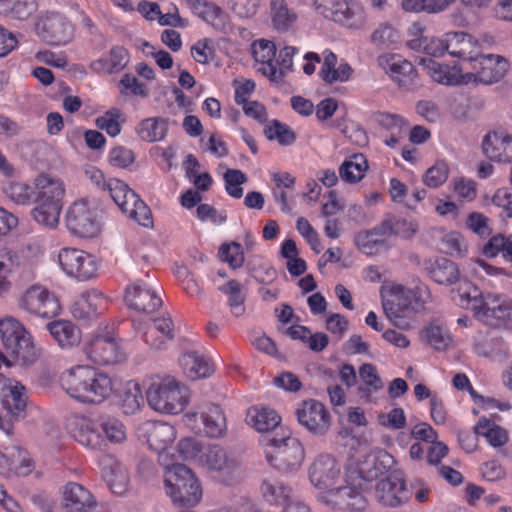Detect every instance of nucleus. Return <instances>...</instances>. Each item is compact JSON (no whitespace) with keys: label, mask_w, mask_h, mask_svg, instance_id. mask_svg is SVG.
Returning a JSON list of instances; mask_svg holds the SVG:
<instances>
[{"label":"nucleus","mask_w":512,"mask_h":512,"mask_svg":"<svg viewBox=\"0 0 512 512\" xmlns=\"http://www.w3.org/2000/svg\"><path fill=\"white\" fill-rule=\"evenodd\" d=\"M3 407L7 410L14 420H18L25 415L27 405L26 388L17 380L9 379L6 391L0 397Z\"/></svg>","instance_id":"38"},{"label":"nucleus","mask_w":512,"mask_h":512,"mask_svg":"<svg viewBox=\"0 0 512 512\" xmlns=\"http://www.w3.org/2000/svg\"><path fill=\"white\" fill-rule=\"evenodd\" d=\"M19 254L7 246L0 245V297H5L11 290V282L6 278L21 266Z\"/></svg>","instance_id":"44"},{"label":"nucleus","mask_w":512,"mask_h":512,"mask_svg":"<svg viewBox=\"0 0 512 512\" xmlns=\"http://www.w3.org/2000/svg\"><path fill=\"white\" fill-rule=\"evenodd\" d=\"M419 65L423 67L431 79L439 84L448 86L465 85L464 74L458 66L441 64L432 58L421 57Z\"/></svg>","instance_id":"31"},{"label":"nucleus","mask_w":512,"mask_h":512,"mask_svg":"<svg viewBox=\"0 0 512 512\" xmlns=\"http://www.w3.org/2000/svg\"><path fill=\"white\" fill-rule=\"evenodd\" d=\"M218 254L220 259L227 263L232 269L242 267L245 261L244 248L240 243L235 241L222 244Z\"/></svg>","instance_id":"62"},{"label":"nucleus","mask_w":512,"mask_h":512,"mask_svg":"<svg viewBox=\"0 0 512 512\" xmlns=\"http://www.w3.org/2000/svg\"><path fill=\"white\" fill-rule=\"evenodd\" d=\"M380 231L387 236L398 235L403 238H409L416 232V225L406 219L389 217L380 224Z\"/></svg>","instance_id":"60"},{"label":"nucleus","mask_w":512,"mask_h":512,"mask_svg":"<svg viewBox=\"0 0 512 512\" xmlns=\"http://www.w3.org/2000/svg\"><path fill=\"white\" fill-rule=\"evenodd\" d=\"M143 403L144 398L140 384L136 381H129L121 396V409L125 414L133 415L140 410Z\"/></svg>","instance_id":"55"},{"label":"nucleus","mask_w":512,"mask_h":512,"mask_svg":"<svg viewBox=\"0 0 512 512\" xmlns=\"http://www.w3.org/2000/svg\"><path fill=\"white\" fill-rule=\"evenodd\" d=\"M477 320L491 327L512 328V300L487 293L485 306L478 312Z\"/></svg>","instance_id":"22"},{"label":"nucleus","mask_w":512,"mask_h":512,"mask_svg":"<svg viewBox=\"0 0 512 512\" xmlns=\"http://www.w3.org/2000/svg\"><path fill=\"white\" fill-rule=\"evenodd\" d=\"M17 304L21 310L41 318H53L61 312L58 297L40 284L25 289L18 297Z\"/></svg>","instance_id":"10"},{"label":"nucleus","mask_w":512,"mask_h":512,"mask_svg":"<svg viewBox=\"0 0 512 512\" xmlns=\"http://www.w3.org/2000/svg\"><path fill=\"white\" fill-rule=\"evenodd\" d=\"M121 116L120 109L111 108L95 119V125L98 129L104 130L109 136L116 137L121 132Z\"/></svg>","instance_id":"64"},{"label":"nucleus","mask_w":512,"mask_h":512,"mask_svg":"<svg viewBox=\"0 0 512 512\" xmlns=\"http://www.w3.org/2000/svg\"><path fill=\"white\" fill-rule=\"evenodd\" d=\"M471 70L464 74L465 85H491L499 82L509 69V62L503 56L480 54L470 62Z\"/></svg>","instance_id":"9"},{"label":"nucleus","mask_w":512,"mask_h":512,"mask_svg":"<svg viewBox=\"0 0 512 512\" xmlns=\"http://www.w3.org/2000/svg\"><path fill=\"white\" fill-rule=\"evenodd\" d=\"M129 62L128 50L121 45H115L110 48L108 53L92 60L89 63V69L99 75L117 74L124 70Z\"/></svg>","instance_id":"29"},{"label":"nucleus","mask_w":512,"mask_h":512,"mask_svg":"<svg viewBox=\"0 0 512 512\" xmlns=\"http://www.w3.org/2000/svg\"><path fill=\"white\" fill-rule=\"evenodd\" d=\"M341 467L338 461L331 454H319L311 463L308 475L311 484L319 490H323L325 495L334 487L340 478Z\"/></svg>","instance_id":"20"},{"label":"nucleus","mask_w":512,"mask_h":512,"mask_svg":"<svg viewBox=\"0 0 512 512\" xmlns=\"http://www.w3.org/2000/svg\"><path fill=\"white\" fill-rule=\"evenodd\" d=\"M425 270L433 281L441 285H452L460 278L457 265L445 257L427 261Z\"/></svg>","instance_id":"40"},{"label":"nucleus","mask_w":512,"mask_h":512,"mask_svg":"<svg viewBox=\"0 0 512 512\" xmlns=\"http://www.w3.org/2000/svg\"><path fill=\"white\" fill-rule=\"evenodd\" d=\"M392 457L384 450L371 451L364 455L355 467L348 468L345 485L351 490L364 492L373 486V482L385 473L390 466Z\"/></svg>","instance_id":"6"},{"label":"nucleus","mask_w":512,"mask_h":512,"mask_svg":"<svg viewBox=\"0 0 512 512\" xmlns=\"http://www.w3.org/2000/svg\"><path fill=\"white\" fill-rule=\"evenodd\" d=\"M145 435L149 447L161 453L176 439V429L166 422H152L145 425Z\"/></svg>","instance_id":"37"},{"label":"nucleus","mask_w":512,"mask_h":512,"mask_svg":"<svg viewBox=\"0 0 512 512\" xmlns=\"http://www.w3.org/2000/svg\"><path fill=\"white\" fill-rule=\"evenodd\" d=\"M459 301L461 307L473 311L476 319L478 312H481L486 303V294L484 295L477 286L470 281L461 282L458 288Z\"/></svg>","instance_id":"48"},{"label":"nucleus","mask_w":512,"mask_h":512,"mask_svg":"<svg viewBox=\"0 0 512 512\" xmlns=\"http://www.w3.org/2000/svg\"><path fill=\"white\" fill-rule=\"evenodd\" d=\"M35 202L62 204L65 186L61 179L42 173L34 179Z\"/></svg>","instance_id":"34"},{"label":"nucleus","mask_w":512,"mask_h":512,"mask_svg":"<svg viewBox=\"0 0 512 512\" xmlns=\"http://www.w3.org/2000/svg\"><path fill=\"white\" fill-rule=\"evenodd\" d=\"M138 137L153 143L163 140L168 133V120L162 117H150L142 120L135 128Z\"/></svg>","instance_id":"46"},{"label":"nucleus","mask_w":512,"mask_h":512,"mask_svg":"<svg viewBox=\"0 0 512 512\" xmlns=\"http://www.w3.org/2000/svg\"><path fill=\"white\" fill-rule=\"evenodd\" d=\"M58 262L67 276L78 281H87L97 275L96 259L84 250L72 247L62 248L58 253Z\"/></svg>","instance_id":"13"},{"label":"nucleus","mask_w":512,"mask_h":512,"mask_svg":"<svg viewBox=\"0 0 512 512\" xmlns=\"http://www.w3.org/2000/svg\"><path fill=\"white\" fill-rule=\"evenodd\" d=\"M0 339L5 348L23 362L30 363L36 358L32 337L16 318L0 319Z\"/></svg>","instance_id":"7"},{"label":"nucleus","mask_w":512,"mask_h":512,"mask_svg":"<svg viewBox=\"0 0 512 512\" xmlns=\"http://www.w3.org/2000/svg\"><path fill=\"white\" fill-rule=\"evenodd\" d=\"M100 425L104 448L107 446V443L121 444L126 440V426L118 418L113 416H101Z\"/></svg>","instance_id":"51"},{"label":"nucleus","mask_w":512,"mask_h":512,"mask_svg":"<svg viewBox=\"0 0 512 512\" xmlns=\"http://www.w3.org/2000/svg\"><path fill=\"white\" fill-rule=\"evenodd\" d=\"M108 307L105 295L96 289L83 293L72 307V314L77 319H91L103 313Z\"/></svg>","instance_id":"33"},{"label":"nucleus","mask_w":512,"mask_h":512,"mask_svg":"<svg viewBox=\"0 0 512 512\" xmlns=\"http://www.w3.org/2000/svg\"><path fill=\"white\" fill-rule=\"evenodd\" d=\"M353 68L346 61L338 64V57L329 49L322 52V64L319 70V77L326 84H334L336 82H347L353 75Z\"/></svg>","instance_id":"30"},{"label":"nucleus","mask_w":512,"mask_h":512,"mask_svg":"<svg viewBox=\"0 0 512 512\" xmlns=\"http://www.w3.org/2000/svg\"><path fill=\"white\" fill-rule=\"evenodd\" d=\"M377 65L399 87L410 89L417 82L418 73L414 65L400 54L383 53L377 57Z\"/></svg>","instance_id":"17"},{"label":"nucleus","mask_w":512,"mask_h":512,"mask_svg":"<svg viewBox=\"0 0 512 512\" xmlns=\"http://www.w3.org/2000/svg\"><path fill=\"white\" fill-rule=\"evenodd\" d=\"M60 384L72 399L85 405H100L114 392L112 377L90 365H75L64 370Z\"/></svg>","instance_id":"1"},{"label":"nucleus","mask_w":512,"mask_h":512,"mask_svg":"<svg viewBox=\"0 0 512 512\" xmlns=\"http://www.w3.org/2000/svg\"><path fill=\"white\" fill-rule=\"evenodd\" d=\"M32 469V461L27 457V452L18 447L8 455L0 452V473L6 476L10 474L25 475Z\"/></svg>","instance_id":"43"},{"label":"nucleus","mask_w":512,"mask_h":512,"mask_svg":"<svg viewBox=\"0 0 512 512\" xmlns=\"http://www.w3.org/2000/svg\"><path fill=\"white\" fill-rule=\"evenodd\" d=\"M251 49L257 72L267 77L271 82L280 83L281 73L276 72L273 66L277 50L274 42L258 39L252 43Z\"/></svg>","instance_id":"25"},{"label":"nucleus","mask_w":512,"mask_h":512,"mask_svg":"<svg viewBox=\"0 0 512 512\" xmlns=\"http://www.w3.org/2000/svg\"><path fill=\"white\" fill-rule=\"evenodd\" d=\"M483 254L486 257L493 258L502 253L503 258L512 262V235L505 237L502 234L495 235L484 245Z\"/></svg>","instance_id":"59"},{"label":"nucleus","mask_w":512,"mask_h":512,"mask_svg":"<svg viewBox=\"0 0 512 512\" xmlns=\"http://www.w3.org/2000/svg\"><path fill=\"white\" fill-rule=\"evenodd\" d=\"M62 512H96L98 502L93 493L77 482L66 483L61 490Z\"/></svg>","instance_id":"21"},{"label":"nucleus","mask_w":512,"mask_h":512,"mask_svg":"<svg viewBox=\"0 0 512 512\" xmlns=\"http://www.w3.org/2000/svg\"><path fill=\"white\" fill-rule=\"evenodd\" d=\"M199 464L212 471L229 472L235 467L236 462L228 457L224 448L211 445L199 457Z\"/></svg>","instance_id":"45"},{"label":"nucleus","mask_w":512,"mask_h":512,"mask_svg":"<svg viewBox=\"0 0 512 512\" xmlns=\"http://www.w3.org/2000/svg\"><path fill=\"white\" fill-rule=\"evenodd\" d=\"M263 499L271 505H283L289 501L292 489L276 478H265L260 486Z\"/></svg>","instance_id":"47"},{"label":"nucleus","mask_w":512,"mask_h":512,"mask_svg":"<svg viewBox=\"0 0 512 512\" xmlns=\"http://www.w3.org/2000/svg\"><path fill=\"white\" fill-rule=\"evenodd\" d=\"M450 173L449 165L444 160H438L428 168L423 175V182L430 188L442 186L448 179Z\"/></svg>","instance_id":"63"},{"label":"nucleus","mask_w":512,"mask_h":512,"mask_svg":"<svg viewBox=\"0 0 512 512\" xmlns=\"http://www.w3.org/2000/svg\"><path fill=\"white\" fill-rule=\"evenodd\" d=\"M68 431L72 438L81 446L90 450H102L100 417L95 419L87 415H74L68 421Z\"/></svg>","instance_id":"16"},{"label":"nucleus","mask_w":512,"mask_h":512,"mask_svg":"<svg viewBox=\"0 0 512 512\" xmlns=\"http://www.w3.org/2000/svg\"><path fill=\"white\" fill-rule=\"evenodd\" d=\"M321 501L332 508L347 510V512H364L365 498L362 492L351 490L349 487L332 489L321 495Z\"/></svg>","instance_id":"27"},{"label":"nucleus","mask_w":512,"mask_h":512,"mask_svg":"<svg viewBox=\"0 0 512 512\" xmlns=\"http://www.w3.org/2000/svg\"><path fill=\"white\" fill-rule=\"evenodd\" d=\"M75 28L71 20L60 12H46L37 17L35 33L44 42L63 46L72 41Z\"/></svg>","instance_id":"11"},{"label":"nucleus","mask_w":512,"mask_h":512,"mask_svg":"<svg viewBox=\"0 0 512 512\" xmlns=\"http://www.w3.org/2000/svg\"><path fill=\"white\" fill-rule=\"evenodd\" d=\"M198 416L203 424V432L209 438L219 439L227 434V418L224 410L217 404L206 403L198 411H188L184 414L185 423L191 428L197 427Z\"/></svg>","instance_id":"14"},{"label":"nucleus","mask_w":512,"mask_h":512,"mask_svg":"<svg viewBox=\"0 0 512 512\" xmlns=\"http://www.w3.org/2000/svg\"><path fill=\"white\" fill-rule=\"evenodd\" d=\"M368 162L363 154H353L339 168L340 178L347 183H357L367 172Z\"/></svg>","instance_id":"49"},{"label":"nucleus","mask_w":512,"mask_h":512,"mask_svg":"<svg viewBox=\"0 0 512 512\" xmlns=\"http://www.w3.org/2000/svg\"><path fill=\"white\" fill-rule=\"evenodd\" d=\"M106 191H108L115 204L129 218L145 227L151 224V211L149 207L125 182L117 178H110L108 179Z\"/></svg>","instance_id":"8"},{"label":"nucleus","mask_w":512,"mask_h":512,"mask_svg":"<svg viewBox=\"0 0 512 512\" xmlns=\"http://www.w3.org/2000/svg\"><path fill=\"white\" fill-rule=\"evenodd\" d=\"M482 151L492 161L509 163L512 161V136L489 132L483 138Z\"/></svg>","instance_id":"32"},{"label":"nucleus","mask_w":512,"mask_h":512,"mask_svg":"<svg viewBox=\"0 0 512 512\" xmlns=\"http://www.w3.org/2000/svg\"><path fill=\"white\" fill-rule=\"evenodd\" d=\"M90 353L99 363L111 364L117 360V344L108 337H98L91 343Z\"/></svg>","instance_id":"54"},{"label":"nucleus","mask_w":512,"mask_h":512,"mask_svg":"<svg viewBox=\"0 0 512 512\" xmlns=\"http://www.w3.org/2000/svg\"><path fill=\"white\" fill-rule=\"evenodd\" d=\"M146 398L154 411L176 415L188 405L190 391L172 376L157 377L146 390Z\"/></svg>","instance_id":"3"},{"label":"nucleus","mask_w":512,"mask_h":512,"mask_svg":"<svg viewBox=\"0 0 512 512\" xmlns=\"http://www.w3.org/2000/svg\"><path fill=\"white\" fill-rule=\"evenodd\" d=\"M125 302L129 308L140 313H153L162 305V299L155 289L142 280L126 288Z\"/></svg>","instance_id":"23"},{"label":"nucleus","mask_w":512,"mask_h":512,"mask_svg":"<svg viewBox=\"0 0 512 512\" xmlns=\"http://www.w3.org/2000/svg\"><path fill=\"white\" fill-rule=\"evenodd\" d=\"M268 18L275 31L286 33L296 27L299 16L288 0H269Z\"/></svg>","instance_id":"28"},{"label":"nucleus","mask_w":512,"mask_h":512,"mask_svg":"<svg viewBox=\"0 0 512 512\" xmlns=\"http://www.w3.org/2000/svg\"><path fill=\"white\" fill-rule=\"evenodd\" d=\"M446 34L443 38L417 37L407 42L410 49L423 51L429 56L441 57L447 52Z\"/></svg>","instance_id":"56"},{"label":"nucleus","mask_w":512,"mask_h":512,"mask_svg":"<svg viewBox=\"0 0 512 512\" xmlns=\"http://www.w3.org/2000/svg\"><path fill=\"white\" fill-rule=\"evenodd\" d=\"M376 121L387 132L384 143L391 148H396L408 134L409 123L401 115L383 112L377 115Z\"/></svg>","instance_id":"35"},{"label":"nucleus","mask_w":512,"mask_h":512,"mask_svg":"<svg viewBox=\"0 0 512 512\" xmlns=\"http://www.w3.org/2000/svg\"><path fill=\"white\" fill-rule=\"evenodd\" d=\"M376 500L386 507H399L412 497L407 483L400 473H391L375 485Z\"/></svg>","instance_id":"18"},{"label":"nucleus","mask_w":512,"mask_h":512,"mask_svg":"<svg viewBox=\"0 0 512 512\" xmlns=\"http://www.w3.org/2000/svg\"><path fill=\"white\" fill-rule=\"evenodd\" d=\"M314 3L325 18L350 28H358L365 21L362 8L357 4H348L346 0H314Z\"/></svg>","instance_id":"15"},{"label":"nucleus","mask_w":512,"mask_h":512,"mask_svg":"<svg viewBox=\"0 0 512 512\" xmlns=\"http://www.w3.org/2000/svg\"><path fill=\"white\" fill-rule=\"evenodd\" d=\"M67 229L82 238H92L101 230L100 218L96 209L86 200L75 201L65 215Z\"/></svg>","instance_id":"12"},{"label":"nucleus","mask_w":512,"mask_h":512,"mask_svg":"<svg viewBox=\"0 0 512 512\" xmlns=\"http://www.w3.org/2000/svg\"><path fill=\"white\" fill-rule=\"evenodd\" d=\"M143 341L152 349L164 350L175 338V327L169 315L153 320L141 334Z\"/></svg>","instance_id":"26"},{"label":"nucleus","mask_w":512,"mask_h":512,"mask_svg":"<svg viewBox=\"0 0 512 512\" xmlns=\"http://www.w3.org/2000/svg\"><path fill=\"white\" fill-rule=\"evenodd\" d=\"M164 487L174 505L194 507L202 499L203 491L195 473L183 464L165 467Z\"/></svg>","instance_id":"4"},{"label":"nucleus","mask_w":512,"mask_h":512,"mask_svg":"<svg viewBox=\"0 0 512 512\" xmlns=\"http://www.w3.org/2000/svg\"><path fill=\"white\" fill-rule=\"evenodd\" d=\"M474 431L479 436L484 437L493 447H501L508 441V432L486 417H481L478 420L474 426Z\"/></svg>","instance_id":"50"},{"label":"nucleus","mask_w":512,"mask_h":512,"mask_svg":"<svg viewBox=\"0 0 512 512\" xmlns=\"http://www.w3.org/2000/svg\"><path fill=\"white\" fill-rule=\"evenodd\" d=\"M298 422L314 435L323 436L330 429L332 417L321 402L309 399L303 401L296 410Z\"/></svg>","instance_id":"19"},{"label":"nucleus","mask_w":512,"mask_h":512,"mask_svg":"<svg viewBox=\"0 0 512 512\" xmlns=\"http://www.w3.org/2000/svg\"><path fill=\"white\" fill-rule=\"evenodd\" d=\"M456 0H399L400 7L409 13H439L446 10Z\"/></svg>","instance_id":"53"},{"label":"nucleus","mask_w":512,"mask_h":512,"mask_svg":"<svg viewBox=\"0 0 512 512\" xmlns=\"http://www.w3.org/2000/svg\"><path fill=\"white\" fill-rule=\"evenodd\" d=\"M62 204L52 202H36V206L32 209V217L39 224L55 228L59 223V217Z\"/></svg>","instance_id":"52"},{"label":"nucleus","mask_w":512,"mask_h":512,"mask_svg":"<svg viewBox=\"0 0 512 512\" xmlns=\"http://www.w3.org/2000/svg\"><path fill=\"white\" fill-rule=\"evenodd\" d=\"M101 475L110 490L116 495L124 494L128 489L127 469L111 454H104L98 460Z\"/></svg>","instance_id":"24"},{"label":"nucleus","mask_w":512,"mask_h":512,"mask_svg":"<svg viewBox=\"0 0 512 512\" xmlns=\"http://www.w3.org/2000/svg\"><path fill=\"white\" fill-rule=\"evenodd\" d=\"M424 337L426 342L438 351L446 350L452 341L449 332L435 323H430L425 327Z\"/></svg>","instance_id":"61"},{"label":"nucleus","mask_w":512,"mask_h":512,"mask_svg":"<svg viewBox=\"0 0 512 512\" xmlns=\"http://www.w3.org/2000/svg\"><path fill=\"white\" fill-rule=\"evenodd\" d=\"M47 328L51 336L62 348H71L80 343L81 332L79 328L68 320L50 322Z\"/></svg>","instance_id":"41"},{"label":"nucleus","mask_w":512,"mask_h":512,"mask_svg":"<svg viewBox=\"0 0 512 512\" xmlns=\"http://www.w3.org/2000/svg\"><path fill=\"white\" fill-rule=\"evenodd\" d=\"M246 422L260 433H268L275 429H279L281 433L285 431L280 426L281 417L270 407H251L247 412Z\"/></svg>","instance_id":"39"},{"label":"nucleus","mask_w":512,"mask_h":512,"mask_svg":"<svg viewBox=\"0 0 512 512\" xmlns=\"http://www.w3.org/2000/svg\"><path fill=\"white\" fill-rule=\"evenodd\" d=\"M179 364L191 380L208 377L213 372L210 360L196 352L184 353L179 359Z\"/></svg>","instance_id":"42"},{"label":"nucleus","mask_w":512,"mask_h":512,"mask_svg":"<svg viewBox=\"0 0 512 512\" xmlns=\"http://www.w3.org/2000/svg\"><path fill=\"white\" fill-rule=\"evenodd\" d=\"M264 134L270 141H276L281 146L292 145L296 140L294 131L278 120H270L264 127Z\"/></svg>","instance_id":"58"},{"label":"nucleus","mask_w":512,"mask_h":512,"mask_svg":"<svg viewBox=\"0 0 512 512\" xmlns=\"http://www.w3.org/2000/svg\"><path fill=\"white\" fill-rule=\"evenodd\" d=\"M269 464L281 472L297 471L305 458L302 443L283 431L280 436H266L262 440Z\"/></svg>","instance_id":"5"},{"label":"nucleus","mask_w":512,"mask_h":512,"mask_svg":"<svg viewBox=\"0 0 512 512\" xmlns=\"http://www.w3.org/2000/svg\"><path fill=\"white\" fill-rule=\"evenodd\" d=\"M382 306L387 318L398 328H408L409 319L424 309L430 300V291L425 285L407 288L393 284L381 291Z\"/></svg>","instance_id":"2"},{"label":"nucleus","mask_w":512,"mask_h":512,"mask_svg":"<svg viewBox=\"0 0 512 512\" xmlns=\"http://www.w3.org/2000/svg\"><path fill=\"white\" fill-rule=\"evenodd\" d=\"M445 44L447 52L451 56L461 58L469 63L480 51L478 41L472 35L464 32L446 33Z\"/></svg>","instance_id":"36"},{"label":"nucleus","mask_w":512,"mask_h":512,"mask_svg":"<svg viewBox=\"0 0 512 512\" xmlns=\"http://www.w3.org/2000/svg\"><path fill=\"white\" fill-rule=\"evenodd\" d=\"M387 236L380 231V225L370 231L360 232L355 236V244L366 255H374L383 246L382 237Z\"/></svg>","instance_id":"57"}]
</instances>
